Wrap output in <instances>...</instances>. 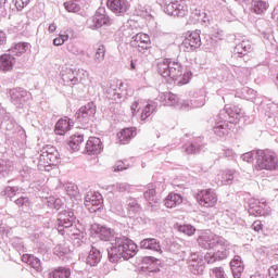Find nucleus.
Returning a JSON list of instances; mask_svg holds the SVG:
<instances>
[{
    "instance_id": "4c0bfd02",
    "label": "nucleus",
    "mask_w": 278,
    "mask_h": 278,
    "mask_svg": "<svg viewBox=\"0 0 278 278\" xmlns=\"http://www.w3.org/2000/svg\"><path fill=\"white\" fill-rule=\"evenodd\" d=\"M105 46L103 45H98V47L96 48V52L93 55V62L96 64H103V62L105 61Z\"/></svg>"
},
{
    "instance_id": "052dcab7",
    "label": "nucleus",
    "mask_w": 278,
    "mask_h": 278,
    "mask_svg": "<svg viewBox=\"0 0 278 278\" xmlns=\"http://www.w3.org/2000/svg\"><path fill=\"white\" fill-rule=\"evenodd\" d=\"M197 262H203V256L199 253H191L189 264H194Z\"/></svg>"
},
{
    "instance_id": "e433bc0d",
    "label": "nucleus",
    "mask_w": 278,
    "mask_h": 278,
    "mask_svg": "<svg viewBox=\"0 0 278 278\" xmlns=\"http://www.w3.org/2000/svg\"><path fill=\"white\" fill-rule=\"evenodd\" d=\"M81 142H84V135H74L70 137L68 147L72 151H79Z\"/></svg>"
},
{
    "instance_id": "6e6552de",
    "label": "nucleus",
    "mask_w": 278,
    "mask_h": 278,
    "mask_svg": "<svg viewBox=\"0 0 278 278\" xmlns=\"http://www.w3.org/2000/svg\"><path fill=\"white\" fill-rule=\"evenodd\" d=\"M195 199L201 207H215L218 203V194L214 189H203L198 191Z\"/></svg>"
},
{
    "instance_id": "58836bf2",
    "label": "nucleus",
    "mask_w": 278,
    "mask_h": 278,
    "mask_svg": "<svg viewBox=\"0 0 278 278\" xmlns=\"http://www.w3.org/2000/svg\"><path fill=\"white\" fill-rule=\"evenodd\" d=\"M105 94L111 101H121L122 96L116 89V85H110L105 88Z\"/></svg>"
},
{
    "instance_id": "cd10ccee",
    "label": "nucleus",
    "mask_w": 278,
    "mask_h": 278,
    "mask_svg": "<svg viewBox=\"0 0 278 278\" xmlns=\"http://www.w3.org/2000/svg\"><path fill=\"white\" fill-rule=\"evenodd\" d=\"M61 77L65 84L75 86L77 84V71L66 67L61 72Z\"/></svg>"
},
{
    "instance_id": "680f3d73",
    "label": "nucleus",
    "mask_w": 278,
    "mask_h": 278,
    "mask_svg": "<svg viewBox=\"0 0 278 278\" xmlns=\"http://www.w3.org/2000/svg\"><path fill=\"white\" fill-rule=\"evenodd\" d=\"M13 3L16 10H23L26 5H28L29 0H13Z\"/></svg>"
},
{
    "instance_id": "7ed1b4c3",
    "label": "nucleus",
    "mask_w": 278,
    "mask_h": 278,
    "mask_svg": "<svg viewBox=\"0 0 278 278\" xmlns=\"http://www.w3.org/2000/svg\"><path fill=\"white\" fill-rule=\"evenodd\" d=\"M240 118H242V111L240 108L226 105L215 119L214 131L216 136H227L231 126L236 125Z\"/></svg>"
},
{
    "instance_id": "393cba45",
    "label": "nucleus",
    "mask_w": 278,
    "mask_h": 278,
    "mask_svg": "<svg viewBox=\"0 0 278 278\" xmlns=\"http://www.w3.org/2000/svg\"><path fill=\"white\" fill-rule=\"evenodd\" d=\"M268 8H270V3L265 0H253L251 4V11L254 14H266Z\"/></svg>"
},
{
    "instance_id": "7c9ffc66",
    "label": "nucleus",
    "mask_w": 278,
    "mask_h": 278,
    "mask_svg": "<svg viewBox=\"0 0 278 278\" xmlns=\"http://www.w3.org/2000/svg\"><path fill=\"white\" fill-rule=\"evenodd\" d=\"M140 249H148L149 251H162V248L160 247V241L154 238H148L143 239L140 242Z\"/></svg>"
},
{
    "instance_id": "8fccbe9b",
    "label": "nucleus",
    "mask_w": 278,
    "mask_h": 278,
    "mask_svg": "<svg viewBox=\"0 0 278 278\" xmlns=\"http://www.w3.org/2000/svg\"><path fill=\"white\" fill-rule=\"evenodd\" d=\"M12 170V163L10 161H1L0 162V173L5 176L8 173Z\"/></svg>"
},
{
    "instance_id": "473e14b6",
    "label": "nucleus",
    "mask_w": 278,
    "mask_h": 278,
    "mask_svg": "<svg viewBox=\"0 0 278 278\" xmlns=\"http://www.w3.org/2000/svg\"><path fill=\"white\" fill-rule=\"evenodd\" d=\"M27 49H29V43L27 42L13 43V46L8 50V53L21 56L24 53H27Z\"/></svg>"
},
{
    "instance_id": "69168bd1",
    "label": "nucleus",
    "mask_w": 278,
    "mask_h": 278,
    "mask_svg": "<svg viewBox=\"0 0 278 278\" xmlns=\"http://www.w3.org/2000/svg\"><path fill=\"white\" fill-rule=\"evenodd\" d=\"M72 53H73V55H76L77 58H86V52L81 48H73Z\"/></svg>"
},
{
    "instance_id": "e2e57ef3",
    "label": "nucleus",
    "mask_w": 278,
    "mask_h": 278,
    "mask_svg": "<svg viewBox=\"0 0 278 278\" xmlns=\"http://www.w3.org/2000/svg\"><path fill=\"white\" fill-rule=\"evenodd\" d=\"M13 247L16 249V251L25 253V245L21 239H15V241H13Z\"/></svg>"
},
{
    "instance_id": "9d476101",
    "label": "nucleus",
    "mask_w": 278,
    "mask_h": 278,
    "mask_svg": "<svg viewBox=\"0 0 278 278\" xmlns=\"http://www.w3.org/2000/svg\"><path fill=\"white\" fill-rule=\"evenodd\" d=\"M85 207L91 212V214L99 212V210L103 207V195H101V193L89 191L85 197Z\"/></svg>"
},
{
    "instance_id": "1a4fd4ad",
    "label": "nucleus",
    "mask_w": 278,
    "mask_h": 278,
    "mask_svg": "<svg viewBox=\"0 0 278 278\" xmlns=\"http://www.w3.org/2000/svg\"><path fill=\"white\" fill-rule=\"evenodd\" d=\"M73 223H75V213L73 211H62L58 215V226L56 229L61 236H64L66 233L67 229H71L73 227Z\"/></svg>"
},
{
    "instance_id": "79ce46f5",
    "label": "nucleus",
    "mask_w": 278,
    "mask_h": 278,
    "mask_svg": "<svg viewBox=\"0 0 278 278\" xmlns=\"http://www.w3.org/2000/svg\"><path fill=\"white\" fill-rule=\"evenodd\" d=\"M20 190L21 189L18 187L8 186L4 188V190L1 191V197H5V199H10V201H12V199L18 194Z\"/></svg>"
},
{
    "instance_id": "09e8293b",
    "label": "nucleus",
    "mask_w": 278,
    "mask_h": 278,
    "mask_svg": "<svg viewBox=\"0 0 278 278\" xmlns=\"http://www.w3.org/2000/svg\"><path fill=\"white\" fill-rule=\"evenodd\" d=\"M178 110H190L194 108V103L191 100H178Z\"/></svg>"
},
{
    "instance_id": "a18cd8bd",
    "label": "nucleus",
    "mask_w": 278,
    "mask_h": 278,
    "mask_svg": "<svg viewBox=\"0 0 278 278\" xmlns=\"http://www.w3.org/2000/svg\"><path fill=\"white\" fill-rule=\"evenodd\" d=\"M260 157V150L257 151H250L241 155V160L243 162H248V164H251L254 160H257Z\"/></svg>"
},
{
    "instance_id": "5fc2aeb1",
    "label": "nucleus",
    "mask_w": 278,
    "mask_h": 278,
    "mask_svg": "<svg viewBox=\"0 0 278 278\" xmlns=\"http://www.w3.org/2000/svg\"><path fill=\"white\" fill-rule=\"evenodd\" d=\"M76 79H77V84H79V81L81 83L86 81V79H88V71L84 68L77 70Z\"/></svg>"
},
{
    "instance_id": "37998d69",
    "label": "nucleus",
    "mask_w": 278,
    "mask_h": 278,
    "mask_svg": "<svg viewBox=\"0 0 278 278\" xmlns=\"http://www.w3.org/2000/svg\"><path fill=\"white\" fill-rule=\"evenodd\" d=\"M177 229L179 233H185V236H194L197 233V228L190 224L179 225Z\"/></svg>"
},
{
    "instance_id": "2eb2a0df",
    "label": "nucleus",
    "mask_w": 278,
    "mask_h": 278,
    "mask_svg": "<svg viewBox=\"0 0 278 278\" xmlns=\"http://www.w3.org/2000/svg\"><path fill=\"white\" fill-rule=\"evenodd\" d=\"M108 8L113 12V14H117V16H123L126 12H129V1L127 0H108L106 2Z\"/></svg>"
},
{
    "instance_id": "ea45409f",
    "label": "nucleus",
    "mask_w": 278,
    "mask_h": 278,
    "mask_svg": "<svg viewBox=\"0 0 278 278\" xmlns=\"http://www.w3.org/2000/svg\"><path fill=\"white\" fill-rule=\"evenodd\" d=\"M189 270L192 275H203V270H205V261L189 263Z\"/></svg>"
},
{
    "instance_id": "c756f323",
    "label": "nucleus",
    "mask_w": 278,
    "mask_h": 278,
    "mask_svg": "<svg viewBox=\"0 0 278 278\" xmlns=\"http://www.w3.org/2000/svg\"><path fill=\"white\" fill-rule=\"evenodd\" d=\"M184 203V198L179 193H169L165 199V207H177Z\"/></svg>"
},
{
    "instance_id": "f704fd0d",
    "label": "nucleus",
    "mask_w": 278,
    "mask_h": 278,
    "mask_svg": "<svg viewBox=\"0 0 278 278\" xmlns=\"http://www.w3.org/2000/svg\"><path fill=\"white\" fill-rule=\"evenodd\" d=\"M101 262V251L96 248H91L88 256H87V264L89 266H97Z\"/></svg>"
},
{
    "instance_id": "338daca9",
    "label": "nucleus",
    "mask_w": 278,
    "mask_h": 278,
    "mask_svg": "<svg viewBox=\"0 0 278 278\" xmlns=\"http://www.w3.org/2000/svg\"><path fill=\"white\" fill-rule=\"evenodd\" d=\"M268 273L269 277L278 278V265H273L271 267H269Z\"/></svg>"
},
{
    "instance_id": "bb28decb",
    "label": "nucleus",
    "mask_w": 278,
    "mask_h": 278,
    "mask_svg": "<svg viewBox=\"0 0 278 278\" xmlns=\"http://www.w3.org/2000/svg\"><path fill=\"white\" fill-rule=\"evenodd\" d=\"M143 197L151 207H153V205H157V192L155 191V185H148Z\"/></svg>"
},
{
    "instance_id": "f8f14e48",
    "label": "nucleus",
    "mask_w": 278,
    "mask_h": 278,
    "mask_svg": "<svg viewBox=\"0 0 278 278\" xmlns=\"http://www.w3.org/2000/svg\"><path fill=\"white\" fill-rule=\"evenodd\" d=\"M199 47H201V34L199 30H195L187 35L180 46V49L187 53H190V51H194V49H199Z\"/></svg>"
},
{
    "instance_id": "6ab92c4d",
    "label": "nucleus",
    "mask_w": 278,
    "mask_h": 278,
    "mask_svg": "<svg viewBox=\"0 0 278 278\" xmlns=\"http://www.w3.org/2000/svg\"><path fill=\"white\" fill-rule=\"evenodd\" d=\"M85 149L88 155H99L103 151V143L100 138L90 137L86 142Z\"/></svg>"
},
{
    "instance_id": "2f4dec72",
    "label": "nucleus",
    "mask_w": 278,
    "mask_h": 278,
    "mask_svg": "<svg viewBox=\"0 0 278 278\" xmlns=\"http://www.w3.org/2000/svg\"><path fill=\"white\" fill-rule=\"evenodd\" d=\"M161 102L163 105H173L177 108L179 105V97L175 93L166 92L160 97Z\"/></svg>"
},
{
    "instance_id": "9b49d317",
    "label": "nucleus",
    "mask_w": 278,
    "mask_h": 278,
    "mask_svg": "<svg viewBox=\"0 0 278 278\" xmlns=\"http://www.w3.org/2000/svg\"><path fill=\"white\" fill-rule=\"evenodd\" d=\"M249 214L252 216H270V206L264 200L252 199L250 200Z\"/></svg>"
},
{
    "instance_id": "ddd939ff",
    "label": "nucleus",
    "mask_w": 278,
    "mask_h": 278,
    "mask_svg": "<svg viewBox=\"0 0 278 278\" xmlns=\"http://www.w3.org/2000/svg\"><path fill=\"white\" fill-rule=\"evenodd\" d=\"M110 16L105 14L104 10H99L91 18L87 21L89 29H100L103 25H110Z\"/></svg>"
},
{
    "instance_id": "423d86ee",
    "label": "nucleus",
    "mask_w": 278,
    "mask_h": 278,
    "mask_svg": "<svg viewBox=\"0 0 278 278\" xmlns=\"http://www.w3.org/2000/svg\"><path fill=\"white\" fill-rule=\"evenodd\" d=\"M197 242L201 249L210 251L212 249H218V247L229 249L231 247L227 240L212 232H203L197 239Z\"/></svg>"
},
{
    "instance_id": "de8ad7c7",
    "label": "nucleus",
    "mask_w": 278,
    "mask_h": 278,
    "mask_svg": "<svg viewBox=\"0 0 278 278\" xmlns=\"http://www.w3.org/2000/svg\"><path fill=\"white\" fill-rule=\"evenodd\" d=\"M75 1L76 0H71L64 3V8L65 10H67V12H79L80 10L79 4H77V2Z\"/></svg>"
},
{
    "instance_id": "0eeeda50",
    "label": "nucleus",
    "mask_w": 278,
    "mask_h": 278,
    "mask_svg": "<svg viewBox=\"0 0 278 278\" xmlns=\"http://www.w3.org/2000/svg\"><path fill=\"white\" fill-rule=\"evenodd\" d=\"M278 156L275 152L258 150V159L254 165V170H277Z\"/></svg>"
},
{
    "instance_id": "0e129e2a",
    "label": "nucleus",
    "mask_w": 278,
    "mask_h": 278,
    "mask_svg": "<svg viewBox=\"0 0 278 278\" xmlns=\"http://www.w3.org/2000/svg\"><path fill=\"white\" fill-rule=\"evenodd\" d=\"M193 108H203L205 105V97L201 96L199 99L192 100Z\"/></svg>"
},
{
    "instance_id": "bf43d9fd",
    "label": "nucleus",
    "mask_w": 278,
    "mask_h": 278,
    "mask_svg": "<svg viewBox=\"0 0 278 278\" xmlns=\"http://www.w3.org/2000/svg\"><path fill=\"white\" fill-rule=\"evenodd\" d=\"M129 168V165L125 164L124 162L119 161L117 162L113 169H114V173H118L121 170H127Z\"/></svg>"
},
{
    "instance_id": "774afa93",
    "label": "nucleus",
    "mask_w": 278,
    "mask_h": 278,
    "mask_svg": "<svg viewBox=\"0 0 278 278\" xmlns=\"http://www.w3.org/2000/svg\"><path fill=\"white\" fill-rule=\"evenodd\" d=\"M224 157H236V152H233V150L231 149H226L224 150Z\"/></svg>"
},
{
    "instance_id": "39448f33",
    "label": "nucleus",
    "mask_w": 278,
    "mask_h": 278,
    "mask_svg": "<svg viewBox=\"0 0 278 278\" xmlns=\"http://www.w3.org/2000/svg\"><path fill=\"white\" fill-rule=\"evenodd\" d=\"M157 3L168 16L184 17L188 14V4L185 0H157Z\"/></svg>"
},
{
    "instance_id": "4d7b16f0",
    "label": "nucleus",
    "mask_w": 278,
    "mask_h": 278,
    "mask_svg": "<svg viewBox=\"0 0 278 278\" xmlns=\"http://www.w3.org/2000/svg\"><path fill=\"white\" fill-rule=\"evenodd\" d=\"M211 273L216 278H227V276L225 275V269L223 267H214Z\"/></svg>"
},
{
    "instance_id": "5701e85b",
    "label": "nucleus",
    "mask_w": 278,
    "mask_h": 278,
    "mask_svg": "<svg viewBox=\"0 0 278 278\" xmlns=\"http://www.w3.org/2000/svg\"><path fill=\"white\" fill-rule=\"evenodd\" d=\"M230 268L235 278L242 277V273H244V263H242V258L240 256H235L230 262Z\"/></svg>"
},
{
    "instance_id": "b1692460",
    "label": "nucleus",
    "mask_w": 278,
    "mask_h": 278,
    "mask_svg": "<svg viewBox=\"0 0 278 278\" xmlns=\"http://www.w3.org/2000/svg\"><path fill=\"white\" fill-rule=\"evenodd\" d=\"M235 175V169H225L218 173L217 180L224 186H230V184H233Z\"/></svg>"
},
{
    "instance_id": "412c9836",
    "label": "nucleus",
    "mask_w": 278,
    "mask_h": 278,
    "mask_svg": "<svg viewBox=\"0 0 278 278\" xmlns=\"http://www.w3.org/2000/svg\"><path fill=\"white\" fill-rule=\"evenodd\" d=\"M91 229L99 236L100 240H104L105 242L114 238V231L112 228L101 226L100 224H93L91 225Z\"/></svg>"
},
{
    "instance_id": "20e7f679",
    "label": "nucleus",
    "mask_w": 278,
    "mask_h": 278,
    "mask_svg": "<svg viewBox=\"0 0 278 278\" xmlns=\"http://www.w3.org/2000/svg\"><path fill=\"white\" fill-rule=\"evenodd\" d=\"M60 152L53 146H46L41 149L37 167L39 170H47V166H58Z\"/></svg>"
},
{
    "instance_id": "a19ab883",
    "label": "nucleus",
    "mask_w": 278,
    "mask_h": 278,
    "mask_svg": "<svg viewBox=\"0 0 278 278\" xmlns=\"http://www.w3.org/2000/svg\"><path fill=\"white\" fill-rule=\"evenodd\" d=\"M157 104L155 102L147 104L141 112V121H147L155 112Z\"/></svg>"
},
{
    "instance_id": "72a5a7b5",
    "label": "nucleus",
    "mask_w": 278,
    "mask_h": 278,
    "mask_svg": "<svg viewBox=\"0 0 278 278\" xmlns=\"http://www.w3.org/2000/svg\"><path fill=\"white\" fill-rule=\"evenodd\" d=\"M251 51V41L242 40L237 43L233 50L235 55H247Z\"/></svg>"
},
{
    "instance_id": "f257e3e1",
    "label": "nucleus",
    "mask_w": 278,
    "mask_h": 278,
    "mask_svg": "<svg viewBox=\"0 0 278 278\" xmlns=\"http://www.w3.org/2000/svg\"><path fill=\"white\" fill-rule=\"evenodd\" d=\"M159 75L163 76L165 79H173L179 86L189 84L192 79V72L185 70L179 62L170 61L164 59L157 63Z\"/></svg>"
},
{
    "instance_id": "4be33fe9",
    "label": "nucleus",
    "mask_w": 278,
    "mask_h": 278,
    "mask_svg": "<svg viewBox=\"0 0 278 278\" xmlns=\"http://www.w3.org/2000/svg\"><path fill=\"white\" fill-rule=\"evenodd\" d=\"M72 126L73 122L71 121V118H61L55 124V134H58V136H64V134L71 131Z\"/></svg>"
},
{
    "instance_id": "13d9d810",
    "label": "nucleus",
    "mask_w": 278,
    "mask_h": 278,
    "mask_svg": "<svg viewBox=\"0 0 278 278\" xmlns=\"http://www.w3.org/2000/svg\"><path fill=\"white\" fill-rule=\"evenodd\" d=\"M185 151L188 155H192V153H199V146L194 143H187L185 146Z\"/></svg>"
},
{
    "instance_id": "c85d7f7f",
    "label": "nucleus",
    "mask_w": 278,
    "mask_h": 278,
    "mask_svg": "<svg viewBox=\"0 0 278 278\" xmlns=\"http://www.w3.org/2000/svg\"><path fill=\"white\" fill-rule=\"evenodd\" d=\"M136 128H124L122 131L117 134V138L121 144H127L129 140L136 138Z\"/></svg>"
},
{
    "instance_id": "f3484780",
    "label": "nucleus",
    "mask_w": 278,
    "mask_h": 278,
    "mask_svg": "<svg viewBox=\"0 0 278 278\" xmlns=\"http://www.w3.org/2000/svg\"><path fill=\"white\" fill-rule=\"evenodd\" d=\"M10 97L12 103L14 105H24V103H27V100L29 99V93L25 89L22 88H14L10 90Z\"/></svg>"
},
{
    "instance_id": "4468645a",
    "label": "nucleus",
    "mask_w": 278,
    "mask_h": 278,
    "mask_svg": "<svg viewBox=\"0 0 278 278\" xmlns=\"http://www.w3.org/2000/svg\"><path fill=\"white\" fill-rule=\"evenodd\" d=\"M130 45L137 49L139 53H144V51H147L151 46V38L144 33H138L132 37Z\"/></svg>"
},
{
    "instance_id": "864d4df0",
    "label": "nucleus",
    "mask_w": 278,
    "mask_h": 278,
    "mask_svg": "<svg viewBox=\"0 0 278 278\" xmlns=\"http://www.w3.org/2000/svg\"><path fill=\"white\" fill-rule=\"evenodd\" d=\"M265 25H267V28L263 30V37L265 38V40H269L270 42L275 38L273 36V26L268 24V22H265Z\"/></svg>"
},
{
    "instance_id": "a211bd4d",
    "label": "nucleus",
    "mask_w": 278,
    "mask_h": 278,
    "mask_svg": "<svg viewBox=\"0 0 278 278\" xmlns=\"http://www.w3.org/2000/svg\"><path fill=\"white\" fill-rule=\"evenodd\" d=\"M229 249H231V247L220 248L215 253L208 252L204 255V260L207 264H214V262H218V260H227V257H229Z\"/></svg>"
},
{
    "instance_id": "dca6fc26",
    "label": "nucleus",
    "mask_w": 278,
    "mask_h": 278,
    "mask_svg": "<svg viewBox=\"0 0 278 278\" xmlns=\"http://www.w3.org/2000/svg\"><path fill=\"white\" fill-rule=\"evenodd\" d=\"M94 114H97V106L93 102H89L78 110V112L75 114V117L80 123H88V121H90Z\"/></svg>"
},
{
    "instance_id": "3c124183",
    "label": "nucleus",
    "mask_w": 278,
    "mask_h": 278,
    "mask_svg": "<svg viewBox=\"0 0 278 278\" xmlns=\"http://www.w3.org/2000/svg\"><path fill=\"white\" fill-rule=\"evenodd\" d=\"M113 188L117 192H129V190H131V186H129L127 182H117L113 186Z\"/></svg>"
},
{
    "instance_id": "a878e982",
    "label": "nucleus",
    "mask_w": 278,
    "mask_h": 278,
    "mask_svg": "<svg viewBox=\"0 0 278 278\" xmlns=\"http://www.w3.org/2000/svg\"><path fill=\"white\" fill-rule=\"evenodd\" d=\"M22 261L25 262V264H28V266L30 268H34L37 273L42 271V264L40 263L38 257L31 254H24L22 256Z\"/></svg>"
},
{
    "instance_id": "aec40b11",
    "label": "nucleus",
    "mask_w": 278,
    "mask_h": 278,
    "mask_svg": "<svg viewBox=\"0 0 278 278\" xmlns=\"http://www.w3.org/2000/svg\"><path fill=\"white\" fill-rule=\"evenodd\" d=\"M14 66H16V58H14V55L9 52L0 55V71L10 73Z\"/></svg>"
},
{
    "instance_id": "6e6d98bb",
    "label": "nucleus",
    "mask_w": 278,
    "mask_h": 278,
    "mask_svg": "<svg viewBox=\"0 0 278 278\" xmlns=\"http://www.w3.org/2000/svg\"><path fill=\"white\" fill-rule=\"evenodd\" d=\"M68 40V35H59L56 38L53 40L54 47H62Z\"/></svg>"
},
{
    "instance_id": "49530a36",
    "label": "nucleus",
    "mask_w": 278,
    "mask_h": 278,
    "mask_svg": "<svg viewBox=\"0 0 278 278\" xmlns=\"http://www.w3.org/2000/svg\"><path fill=\"white\" fill-rule=\"evenodd\" d=\"M15 205L22 207L23 210H27L31 207V201H29V198L22 195L17 200H15Z\"/></svg>"
},
{
    "instance_id": "c9c22d12",
    "label": "nucleus",
    "mask_w": 278,
    "mask_h": 278,
    "mask_svg": "<svg viewBox=\"0 0 278 278\" xmlns=\"http://www.w3.org/2000/svg\"><path fill=\"white\" fill-rule=\"evenodd\" d=\"M49 278H71V268L59 267L50 273Z\"/></svg>"
},
{
    "instance_id": "c03bdc74",
    "label": "nucleus",
    "mask_w": 278,
    "mask_h": 278,
    "mask_svg": "<svg viewBox=\"0 0 278 278\" xmlns=\"http://www.w3.org/2000/svg\"><path fill=\"white\" fill-rule=\"evenodd\" d=\"M193 17L197 21L194 23H200V25H207V21H210V18L207 17V14L203 11H194Z\"/></svg>"
},
{
    "instance_id": "603ef678",
    "label": "nucleus",
    "mask_w": 278,
    "mask_h": 278,
    "mask_svg": "<svg viewBox=\"0 0 278 278\" xmlns=\"http://www.w3.org/2000/svg\"><path fill=\"white\" fill-rule=\"evenodd\" d=\"M65 192H67L68 197L73 198L78 194L77 187L73 182H68L65 185Z\"/></svg>"
},
{
    "instance_id": "f03ea898",
    "label": "nucleus",
    "mask_w": 278,
    "mask_h": 278,
    "mask_svg": "<svg viewBox=\"0 0 278 278\" xmlns=\"http://www.w3.org/2000/svg\"><path fill=\"white\" fill-rule=\"evenodd\" d=\"M108 253L109 262L116 264L119 260H131L138 253V245L127 237H116Z\"/></svg>"
}]
</instances>
